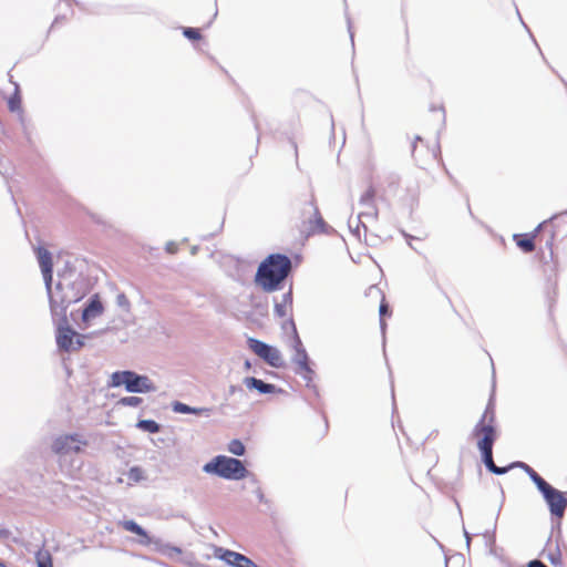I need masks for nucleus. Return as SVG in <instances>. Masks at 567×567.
<instances>
[{"label":"nucleus","mask_w":567,"mask_h":567,"mask_svg":"<svg viewBox=\"0 0 567 567\" xmlns=\"http://www.w3.org/2000/svg\"><path fill=\"white\" fill-rule=\"evenodd\" d=\"M495 410L488 404L472 431V437L475 440L478 450L481 451L485 466L494 474H505L509 466L498 467L493 460V445L497 439Z\"/></svg>","instance_id":"1"},{"label":"nucleus","mask_w":567,"mask_h":567,"mask_svg":"<svg viewBox=\"0 0 567 567\" xmlns=\"http://www.w3.org/2000/svg\"><path fill=\"white\" fill-rule=\"evenodd\" d=\"M289 270L290 260L286 256L272 255L260 265L257 280L264 289L271 291L287 277Z\"/></svg>","instance_id":"2"},{"label":"nucleus","mask_w":567,"mask_h":567,"mask_svg":"<svg viewBox=\"0 0 567 567\" xmlns=\"http://www.w3.org/2000/svg\"><path fill=\"white\" fill-rule=\"evenodd\" d=\"M513 237L519 248H551L555 245V226L553 221L546 220L535 230Z\"/></svg>","instance_id":"3"},{"label":"nucleus","mask_w":567,"mask_h":567,"mask_svg":"<svg viewBox=\"0 0 567 567\" xmlns=\"http://www.w3.org/2000/svg\"><path fill=\"white\" fill-rule=\"evenodd\" d=\"M206 473H216L228 480H240L246 476V468L241 461L233 457L216 456L212 462L204 465Z\"/></svg>","instance_id":"4"},{"label":"nucleus","mask_w":567,"mask_h":567,"mask_svg":"<svg viewBox=\"0 0 567 567\" xmlns=\"http://www.w3.org/2000/svg\"><path fill=\"white\" fill-rule=\"evenodd\" d=\"M412 157L415 164L429 171L439 166V145L437 143H427L421 137H416L413 144Z\"/></svg>","instance_id":"5"},{"label":"nucleus","mask_w":567,"mask_h":567,"mask_svg":"<svg viewBox=\"0 0 567 567\" xmlns=\"http://www.w3.org/2000/svg\"><path fill=\"white\" fill-rule=\"evenodd\" d=\"M124 384L128 392H151L155 390L154 384L147 377L138 375L132 371L114 372L111 377V385L120 386Z\"/></svg>","instance_id":"6"},{"label":"nucleus","mask_w":567,"mask_h":567,"mask_svg":"<svg viewBox=\"0 0 567 567\" xmlns=\"http://www.w3.org/2000/svg\"><path fill=\"white\" fill-rule=\"evenodd\" d=\"M247 343L249 349L270 367L282 368L285 365V361L278 349L255 338H248Z\"/></svg>","instance_id":"7"},{"label":"nucleus","mask_w":567,"mask_h":567,"mask_svg":"<svg viewBox=\"0 0 567 567\" xmlns=\"http://www.w3.org/2000/svg\"><path fill=\"white\" fill-rule=\"evenodd\" d=\"M332 228L326 224L318 207L312 204V214L308 220H303L300 226V239L307 240L308 238L317 235L328 234Z\"/></svg>","instance_id":"8"},{"label":"nucleus","mask_w":567,"mask_h":567,"mask_svg":"<svg viewBox=\"0 0 567 567\" xmlns=\"http://www.w3.org/2000/svg\"><path fill=\"white\" fill-rule=\"evenodd\" d=\"M64 322L65 326H59L56 330L55 339L58 347L66 352L80 350L84 346V336L79 334L71 327H69L66 324V319Z\"/></svg>","instance_id":"9"},{"label":"nucleus","mask_w":567,"mask_h":567,"mask_svg":"<svg viewBox=\"0 0 567 567\" xmlns=\"http://www.w3.org/2000/svg\"><path fill=\"white\" fill-rule=\"evenodd\" d=\"M87 441L80 434H65L56 437L52 443V450L60 455L80 453Z\"/></svg>","instance_id":"10"},{"label":"nucleus","mask_w":567,"mask_h":567,"mask_svg":"<svg viewBox=\"0 0 567 567\" xmlns=\"http://www.w3.org/2000/svg\"><path fill=\"white\" fill-rule=\"evenodd\" d=\"M542 494L549 506L551 515L561 518L567 507V492H560L548 485Z\"/></svg>","instance_id":"11"},{"label":"nucleus","mask_w":567,"mask_h":567,"mask_svg":"<svg viewBox=\"0 0 567 567\" xmlns=\"http://www.w3.org/2000/svg\"><path fill=\"white\" fill-rule=\"evenodd\" d=\"M38 260L43 275L45 287L48 291H51L53 278V260L50 250H39Z\"/></svg>","instance_id":"12"},{"label":"nucleus","mask_w":567,"mask_h":567,"mask_svg":"<svg viewBox=\"0 0 567 567\" xmlns=\"http://www.w3.org/2000/svg\"><path fill=\"white\" fill-rule=\"evenodd\" d=\"M120 525L123 529L136 534L140 536L138 543L143 546H148L152 544V538L148 536L147 532L143 529L134 520H122Z\"/></svg>","instance_id":"13"},{"label":"nucleus","mask_w":567,"mask_h":567,"mask_svg":"<svg viewBox=\"0 0 567 567\" xmlns=\"http://www.w3.org/2000/svg\"><path fill=\"white\" fill-rule=\"evenodd\" d=\"M103 312V305L100 301L97 296H94L89 305L84 308L82 313V319L84 322H87L90 319L99 317Z\"/></svg>","instance_id":"14"},{"label":"nucleus","mask_w":567,"mask_h":567,"mask_svg":"<svg viewBox=\"0 0 567 567\" xmlns=\"http://www.w3.org/2000/svg\"><path fill=\"white\" fill-rule=\"evenodd\" d=\"M245 384L248 389H255L260 393L267 394V393H276L279 390H277L276 385L266 383L260 379L249 377L245 379Z\"/></svg>","instance_id":"15"},{"label":"nucleus","mask_w":567,"mask_h":567,"mask_svg":"<svg viewBox=\"0 0 567 567\" xmlns=\"http://www.w3.org/2000/svg\"><path fill=\"white\" fill-rule=\"evenodd\" d=\"M293 362L297 365V372L303 374L306 378L312 372L306 350H300L299 352L295 353Z\"/></svg>","instance_id":"16"},{"label":"nucleus","mask_w":567,"mask_h":567,"mask_svg":"<svg viewBox=\"0 0 567 567\" xmlns=\"http://www.w3.org/2000/svg\"><path fill=\"white\" fill-rule=\"evenodd\" d=\"M38 567H53L52 555L49 549L41 548L35 554Z\"/></svg>","instance_id":"17"},{"label":"nucleus","mask_w":567,"mask_h":567,"mask_svg":"<svg viewBox=\"0 0 567 567\" xmlns=\"http://www.w3.org/2000/svg\"><path fill=\"white\" fill-rule=\"evenodd\" d=\"M136 426L148 433H157L159 432V424L153 420H141L136 424Z\"/></svg>","instance_id":"18"},{"label":"nucleus","mask_w":567,"mask_h":567,"mask_svg":"<svg viewBox=\"0 0 567 567\" xmlns=\"http://www.w3.org/2000/svg\"><path fill=\"white\" fill-rule=\"evenodd\" d=\"M374 198H375V189L372 186H370L361 196V203L374 210L375 209Z\"/></svg>","instance_id":"19"},{"label":"nucleus","mask_w":567,"mask_h":567,"mask_svg":"<svg viewBox=\"0 0 567 567\" xmlns=\"http://www.w3.org/2000/svg\"><path fill=\"white\" fill-rule=\"evenodd\" d=\"M228 451L237 456H241L245 453V445L240 440H231L228 444Z\"/></svg>","instance_id":"20"},{"label":"nucleus","mask_w":567,"mask_h":567,"mask_svg":"<svg viewBox=\"0 0 567 567\" xmlns=\"http://www.w3.org/2000/svg\"><path fill=\"white\" fill-rule=\"evenodd\" d=\"M128 481L132 483H138L144 480V472L141 467L134 466L131 467L127 473Z\"/></svg>","instance_id":"21"},{"label":"nucleus","mask_w":567,"mask_h":567,"mask_svg":"<svg viewBox=\"0 0 567 567\" xmlns=\"http://www.w3.org/2000/svg\"><path fill=\"white\" fill-rule=\"evenodd\" d=\"M173 410L178 413H194V414H199L203 411L202 409L190 408L182 402H175L173 404Z\"/></svg>","instance_id":"22"},{"label":"nucleus","mask_w":567,"mask_h":567,"mask_svg":"<svg viewBox=\"0 0 567 567\" xmlns=\"http://www.w3.org/2000/svg\"><path fill=\"white\" fill-rule=\"evenodd\" d=\"M183 34L192 41H198L202 39V33H200L199 29H195V28H189V27L183 28Z\"/></svg>","instance_id":"23"},{"label":"nucleus","mask_w":567,"mask_h":567,"mask_svg":"<svg viewBox=\"0 0 567 567\" xmlns=\"http://www.w3.org/2000/svg\"><path fill=\"white\" fill-rule=\"evenodd\" d=\"M142 402L143 399L140 396H125L118 401V404L124 406H138Z\"/></svg>","instance_id":"24"},{"label":"nucleus","mask_w":567,"mask_h":567,"mask_svg":"<svg viewBox=\"0 0 567 567\" xmlns=\"http://www.w3.org/2000/svg\"><path fill=\"white\" fill-rule=\"evenodd\" d=\"M529 477L536 484L540 493L549 485L536 471H534Z\"/></svg>","instance_id":"25"},{"label":"nucleus","mask_w":567,"mask_h":567,"mask_svg":"<svg viewBox=\"0 0 567 567\" xmlns=\"http://www.w3.org/2000/svg\"><path fill=\"white\" fill-rule=\"evenodd\" d=\"M8 107L11 112H18L21 110V97L18 94L12 95L8 100Z\"/></svg>","instance_id":"26"},{"label":"nucleus","mask_w":567,"mask_h":567,"mask_svg":"<svg viewBox=\"0 0 567 567\" xmlns=\"http://www.w3.org/2000/svg\"><path fill=\"white\" fill-rule=\"evenodd\" d=\"M293 349H295V353L299 352L300 350H305L301 339H300L295 326H293Z\"/></svg>","instance_id":"27"},{"label":"nucleus","mask_w":567,"mask_h":567,"mask_svg":"<svg viewBox=\"0 0 567 567\" xmlns=\"http://www.w3.org/2000/svg\"><path fill=\"white\" fill-rule=\"evenodd\" d=\"M389 311V306L385 301V298L384 296H382V299H381V302H380V307H379V312H380V316H381V324H384V320H383V317L388 313Z\"/></svg>","instance_id":"28"},{"label":"nucleus","mask_w":567,"mask_h":567,"mask_svg":"<svg viewBox=\"0 0 567 567\" xmlns=\"http://www.w3.org/2000/svg\"><path fill=\"white\" fill-rule=\"evenodd\" d=\"M515 466L522 467L528 474V476L535 471L529 465H527L526 463H523V462L513 463L509 465V468L515 467Z\"/></svg>","instance_id":"29"},{"label":"nucleus","mask_w":567,"mask_h":567,"mask_svg":"<svg viewBox=\"0 0 567 567\" xmlns=\"http://www.w3.org/2000/svg\"><path fill=\"white\" fill-rule=\"evenodd\" d=\"M528 567H547L544 563L540 560H533L528 564Z\"/></svg>","instance_id":"30"},{"label":"nucleus","mask_w":567,"mask_h":567,"mask_svg":"<svg viewBox=\"0 0 567 567\" xmlns=\"http://www.w3.org/2000/svg\"><path fill=\"white\" fill-rule=\"evenodd\" d=\"M166 248H167V249H171V248H175V247H174V244H173V243H169V244H167Z\"/></svg>","instance_id":"31"},{"label":"nucleus","mask_w":567,"mask_h":567,"mask_svg":"<svg viewBox=\"0 0 567 567\" xmlns=\"http://www.w3.org/2000/svg\"><path fill=\"white\" fill-rule=\"evenodd\" d=\"M172 550H174V551H176V553L181 554V549H179V548L174 547V548H172Z\"/></svg>","instance_id":"32"},{"label":"nucleus","mask_w":567,"mask_h":567,"mask_svg":"<svg viewBox=\"0 0 567 567\" xmlns=\"http://www.w3.org/2000/svg\"><path fill=\"white\" fill-rule=\"evenodd\" d=\"M0 567H6V565H4V564H2V563H0Z\"/></svg>","instance_id":"33"}]
</instances>
